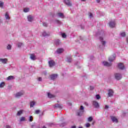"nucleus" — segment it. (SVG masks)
I'll return each mask as SVG.
<instances>
[{"label": "nucleus", "mask_w": 128, "mask_h": 128, "mask_svg": "<svg viewBox=\"0 0 128 128\" xmlns=\"http://www.w3.org/2000/svg\"><path fill=\"white\" fill-rule=\"evenodd\" d=\"M24 110H20L18 112H17V116H20L21 114H24Z\"/></svg>", "instance_id": "obj_23"}, {"label": "nucleus", "mask_w": 128, "mask_h": 128, "mask_svg": "<svg viewBox=\"0 0 128 128\" xmlns=\"http://www.w3.org/2000/svg\"><path fill=\"white\" fill-rule=\"evenodd\" d=\"M82 2H86V0H81Z\"/></svg>", "instance_id": "obj_54"}, {"label": "nucleus", "mask_w": 128, "mask_h": 128, "mask_svg": "<svg viewBox=\"0 0 128 128\" xmlns=\"http://www.w3.org/2000/svg\"><path fill=\"white\" fill-rule=\"evenodd\" d=\"M14 76H8L6 78L7 80H14Z\"/></svg>", "instance_id": "obj_26"}, {"label": "nucleus", "mask_w": 128, "mask_h": 128, "mask_svg": "<svg viewBox=\"0 0 128 128\" xmlns=\"http://www.w3.org/2000/svg\"><path fill=\"white\" fill-rule=\"evenodd\" d=\"M114 78L117 80H122V74L120 73H116L114 74Z\"/></svg>", "instance_id": "obj_3"}, {"label": "nucleus", "mask_w": 128, "mask_h": 128, "mask_svg": "<svg viewBox=\"0 0 128 128\" xmlns=\"http://www.w3.org/2000/svg\"><path fill=\"white\" fill-rule=\"evenodd\" d=\"M64 2L66 6H72V3H70V0H64Z\"/></svg>", "instance_id": "obj_17"}, {"label": "nucleus", "mask_w": 128, "mask_h": 128, "mask_svg": "<svg viewBox=\"0 0 128 128\" xmlns=\"http://www.w3.org/2000/svg\"><path fill=\"white\" fill-rule=\"evenodd\" d=\"M92 117H89L88 118V122H92Z\"/></svg>", "instance_id": "obj_40"}, {"label": "nucleus", "mask_w": 128, "mask_h": 128, "mask_svg": "<svg viewBox=\"0 0 128 128\" xmlns=\"http://www.w3.org/2000/svg\"><path fill=\"white\" fill-rule=\"evenodd\" d=\"M96 100H100V96L98 94H96Z\"/></svg>", "instance_id": "obj_35"}, {"label": "nucleus", "mask_w": 128, "mask_h": 128, "mask_svg": "<svg viewBox=\"0 0 128 128\" xmlns=\"http://www.w3.org/2000/svg\"><path fill=\"white\" fill-rule=\"evenodd\" d=\"M54 24L60 26H62V22L60 20H54Z\"/></svg>", "instance_id": "obj_15"}, {"label": "nucleus", "mask_w": 128, "mask_h": 128, "mask_svg": "<svg viewBox=\"0 0 128 128\" xmlns=\"http://www.w3.org/2000/svg\"><path fill=\"white\" fill-rule=\"evenodd\" d=\"M55 108H62V106L58 104H55Z\"/></svg>", "instance_id": "obj_31"}, {"label": "nucleus", "mask_w": 128, "mask_h": 128, "mask_svg": "<svg viewBox=\"0 0 128 128\" xmlns=\"http://www.w3.org/2000/svg\"><path fill=\"white\" fill-rule=\"evenodd\" d=\"M114 60H116V55L115 54H114V55L110 56L108 58V60H109V62H114Z\"/></svg>", "instance_id": "obj_8"}, {"label": "nucleus", "mask_w": 128, "mask_h": 128, "mask_svg": "<svg viewBox=\"0 0 128 128\" xmlns=\"http://www.w3.org/2000/svg\"><path fill=\"white\" fill-rule=\"evenodd\" d=\"M2 22V20L0 18V24Z\"/></svg>", "instance_id": "obj_55"}, {"label": "nucleus", "mask_w": 128, "mask_h": 128, "mask_svg": "<svg viewBox=\"0 0 128 128\" xmlns=\"http://www.w3.org/2000/svg\"><path fill=\"white\" fill-rule=\"evenodd\" d=\"M7 50H12V45L8 44L7 46Z\"/></svg>", "instance_id": "obj_34"}, {"label": "nucleus", "mask_w": 128, "mask_h": 128, "mask_svg": "<svg viewBox=\"0 0 128 128\" xmlns=\"http://www.w3.org/2000/svg\"><path fill=\"white\" fill-rule=\"evenodd\" d=\"M68 62H72V58H67Z\"/></svg>", "instance_id": "obj_39"}, {"label": "nucleus", "mask_w": 128, "mask_h": 128, "mask_svg": "<svg viewBox=\"0 0 128 128\" xmlns=\"http://www.w3.org/2000/svg\"><path fill=\"white\" fill-rule=\"evenodd\" d=\"M58 74H52L50 76V78L52 80H56V78H58Z\"/></svg>", "instance_id": "obj_6"}, {"label": "nucleus", "mask_w": 128, "mask_h": 128, "mask_svg": "<svg viewBox=\"0 0 128 128\" xmlns=\"http://www.w3.org/2000/svg\"><path fill=\"white\" fill-rule=\"evenodd\" d=\"M92 104L94 106V108H100V105L98 104V102L94 100L92 102Z\"/></svg>", "instance_id": "obj_11"}, {"label": "nucleus", "mask_w": 128, "mask_h": 128, "mask_svg": "<svg viewBox=\"0 0 128 128\" xmlns=\"http://www.w3.org/2000/svg\"><path fill=\"white\" fill-rule=\"evenodd\" d=\"M62 38H66V34L63 33L62 34Z\"/></svg>", "instance_id": "obj_38"}, {"label": "nucleus", "mask_w": 128, "mask_h": 128, "mask_svg": "<svg viewBox=\"0 0 128 128\" xmlns=\"http://www.w3.org/2000/svg\"><path fill=\"white\" fill-rule=\"evenodd\" d=\"M18 48H20L22 46V42H18Z\"/></svg>", "instance_id": "obj_37"}, {"label": "nucleus", "mask_w": 128, "mask_h": 128, "mask_svg": "<svg viewBox=\"0 0 128 128\" xmlns=\"http://www.w3.org/2000/svg\"><path fill=\"white\" fill-rule=\"evenodd\" d=\"M66 123L64 122V123H63V124H61L60 126H66Z\"/></svg>", "instance_id": "obj_45"}, {"label": "nucleus", "mask_w": 128, "mask_h": 128, "mask_svg": "<svg viewBox=\"0 0 128 128\" xmlns=\"http://www.w3.org/2000/svg\"><path fill=\"white\" fill-rule=\"evenodd\" d=\"M109 26L110 28H114L116 26V22L111 21L109 22Z\"/></svg>", "instance_id": "obj_13"}, {"label": "nucleus", "mask_w": 128, "mask_h": 128, "mask_svg": "<svg viewBox=\"0 0 128 128\" xmlns=\"http://www.w3.org/2000/svg\"><path fill=\"white\" fill-rule=\"evenodd\" d=\"M84 106H80V110L77 112L78 116H82V114H84Z\"/></svg>", "instance_id": "obj_1"}, {"label": "nucleus", "mask_w": 128, "mask_h": 128, "mask_svg": "<svg viewBox=\"0 0 128 128\" xmlns=\"http://www.w3.org/2000/svg\"><path fill=\"white\" fill-rule=\"evenodd\" d=\"M30 58L32 60H36V56H34V54H31L30 56Z\"/></svg>", "instance_id": "obj_22"}, {"label": "nucleus", "mask_w": 128, "mask_h": 128, "mask_svg": "<svg viewBox=\"0 0 128 128\" xmlns=\"http://www.w3.org/2000/svg\"><path fill=\"white\" fill-rule=\"evenodd\" d=\"M120 36H122V38L126 36V32H122L120 34Z\"/></svg>", "instance_id": "obj_30"}, {"label": "nucleus", "mask_w": 128, "mask_h": 128, "mask_svg": "<svg viewBox=\"0 0 128 128\" xmlns=\"http://www.w3.org/2000/svg\"><path fill=\"white\" fill-rule=\"evenodd\" d=\"M38 82H42V78L39 77V78H38Z\"/></svg>", "instance_id": "obj_46"}, {"label": "nucleus", "mask_w": 128, "mask_h": 128, "mask_svg": "<svg viewBox=\"0 0 128 128\" xmlns=\"http://www.w3.org/2000/svg\"><path fill=\"white\" fill-rule=\"evenodd\" d=\"M111 120L113 122L118 123V119L114 116H112Z\"/></svg>", "instance_id": "obj_21"}, {"label": "nucleus", "mask_w": 128, "mask_h": 128, "mask_svg": "<svg viewBox=\"0 0 128 128\" xmlns=\"http://www.w3.org/2000/svg\"><path fill=\"white\" fill-rule=\"evenodd\" d=\"M40 110H36L35 111V113L36 114H40Z\"/></svg>", "instance_id": "obj_42"}, {"label": "nucleus", "mask_w": 128, "mask_h": 128, "mask_svg": "<svg viewBox=\"0 0 128 128\" xmlns=\"http://www.w3.org/2000/svg\"><path fill=\"white\" fill-rule=\"evenodd\" d=\"M8 60L6 58H0V62H1V64H8Z\"/></svg>", "instance_id": "obj_4"}, {"label": "nucleus", "mask_w": 128, "mask_h": 128, "mask_svg": "<svg viewBox=\"0 0 128 128\" xmlns=\"http://www.w3.org/2000/svg\"><path fill=\"white\" fill-rule=\"evenodd\" d=\"M24 12H30V8H24Z\"/></svg>", "instance_id": "obj_29"}, {"label": "nucleus", "mask_w": 128, "mask_h": 128, "mask_svg": "<svg viewBox=\"0 0 128 128\" xmlns=\"http://www.w3.org/2000/svg\"><path fill=\"white\" fill-rule=\"evenodd\" d=\"M126 42H127L128 44V37H127V38H126Z\"/></svg>", "instance_id": "obj_52"}, {"label": "nucleus", "mask_w": 128, "mask_h": 128, "mask_svg": "<svg viewBox=\"0 0 128 128\" xmlns=\"http://www.w3.org/2000/svg\"><path fill=\"white\" fill-rule=\"evenodd\" d=\"M26 121V118L25 117H21L20 118V122H24Z\"/></svg>", "instance_id": "obj_32"}, {"label": "nucleus", "mask_w": 128, "mask_h": 128, "mask_svg": "<svg viewBox=\"0 0 128 128\" xmlns=\"http://www.w3.org/2000/svg\"><path fill=\"white\" fill-rule=\"evenodd\" d=\"M56 16H58V18H64V13H62V12L57 13Z\"/></svg>", "instance_id": "obj_9"}, {"label": "nucleus", "mask_w": 128, "mask_h": 128, "mask_svg": "<svg viewBox=\"0 0 128 128\" xmlns=\"http://www.w3.org/2000/svg\"><path fill=\"white\" fill-rule=\"evenodd\" d=\"M5 18L8 20H10V14H8V12H6L5 14Z\"/></svg>", "instance_id": "obj_19"}, {"label": "nucleus", "mask_w": 128, "mask_h": 128, "mask_svg": "<svg viewBox=\"0 0 128 128\" xmlns=\"http://www.w3.org/2000/svg\"><path fill=\"white\" fill-rule=\"evenodd\" d=\"M34 16H32V15H28V22H33L34 20Z\"/></svg>", "instance_id": "obj_10"}, {"label": "nucleus", "mask_w": 128, "mask_h": 128, "mask_svg": "<svg viewBox=\"0 0 128 128\" xmlns=\"http://www.w3.org/2000/svg\"><path fill=\"white\" fill-rule=\"evenodd\" d=\"M24 91L18 92L15 94V98H20V96H24Z\"/></svg>", "instance_id": "obj_5"}, {"label": "nucleus", "mask_w": 128, "mask_h": 128, "mask_svg": "<svg viewBox=\"0 0 128 128\" xmlns=\"http://www.w3.org/2000/svg\"><path fill=\"white\" fill-rule=\"evenodd\" d=\"M86 128H90V123H87L86 124Z\"/></svg>", "instance_id": "obj_41"}, {"label": "nucleus", "mask_w": 128, "mask_h": 128, "mask_svg": "<svg viewBox=\"0 0 128 128\" xmlns=\"http://www.w3.org/2000/svg\"><path fill=\"white\" fill-rule=\"evenodd\" d=\"M36 105V102L32 101L30 102V108H34V106Z\"/></svg>", "instance_id": "obj_25"}, {"label": "nucleus", "mask_w": 128, "mask_h": 128, "mask_svg": "<svg viewBox=\"0 0 128 128\" xmlns=\"http://www.w3.org/2000/svg\"><path fill=\"white\" fill-rule=\"evenodd\" d=\"M64 50L63 48H60L57 50L56 52L57 54H62V52H64Z\"/></svg>", "instance_id": "obj_16"}, {"label": "nucleus", "mask_w": 128, "mask_h": 128, "mask_svg": "<svg viewBox=\"0 0 128 128\" xmlns=\"http://www.w3.org/2000/svg\"><path fill=\"white\" fill-rule=\"evenodd\" d=\"M48 98H54V96L52 95L50 93L48 94Z\"/></svg>", "instance_id": "obj_27"}, {"label": "nucleus", "mask_w": 128, "mask_h": 128, "mask_svg": "<svg viewBox=\"0 0 128 128\" xmlns=\"http://www.w3.org/2000/svg\"><path fill=\"white\" fill-rule=\"evenodd\" d=\"M94 86H90V90H94Z\"/></svg>", "instance_id": "obj_44"}, {"label": "nucleus", "mask_w": 128, "mask_h": 128, "mask_svg": "<svg viewBox=\"0 0 128 128\" xmlns=\"http://www.w3.org/2000/svg\"><path fill=\"white\" fill-rule=\"evenodd\" d=\"M78 128H82V126H80V127H79Z\"/></svg>", "instance_id": "obj_56"}, {"label": "nucleus", "mask_w": 128, "mask_h": 128, "mask_svg": "<svg viewBox=\"0 0 128 128\" xmlns=\"http://www.w3.org/2000/svg\"><path fill=\"white\" fill-rule=\"evenodd\" d=\"M114 96V90H112V89H110L108 91V96Z\"/></svg>", "instance_id": "obj_14"}, {"label": "nucleus", "mask_w": 128, "mask_h": 128, "mask_svg": "<svg viewBox=\"0 0 128 128\" xmlns=\"http://www.w3.org/2000/svg\"><path fill=\"white\" fill-rule=\"evenodd\" d=\"M48 64L50 68H52V66H54V64H56V63L54 60H50L48 61Z\"/></svg>", "instance_id": "obj_7"}, {"label": "nucleus", "mask_w": 128, "mask_h": 128, "mask_svg": "<svg viewBox=\"0 0 128 128\" xmlns=\"http://www.w3.org/2000/svg\"><path fill=\"white\" fill-rule=\"evenodd\" d=\"M100 40L102 44V45H100L99 46V48H104L106 42V41L104 40V38L102 36L100 37Z\"/></svg>", "instance_id": "obj_2"}, {"label": "nucleus", "mask_w": 128, "mask_h": 128, "mask_svg": "<svg viewBox=\"0 0 128 128\" xmlns=\"http://www.w3.org/2000/svg\"><path fill=\"white\" fill-rule=\"evenodd\" d=\"M104 108L105 110H108V106L106 105L104 106Z\"/></svg>", "instance_id": "obj_47"}, {"label": "nucleus", "mask_w": 128, "mask_h": 128, "mask_svg": "<svg viewBox=\"0 0 128 128\" xmlns=\"http://www.w3.org/2000/svg\"><path fill=\"white\" fill-rule=\"evenodd\" d=\"M54 44L56 46H59V44H60V40H55Z\"/></svg>", "instance_id": "obj_24"}, {"label": "nucleus", "mask_w": 128, "mask_h": 128, "mask_svg": "<svg viewBox=\"0 0 128 128\" xmlns=\"http://www.w3.org/2000/svg\"><path fill=\"white\" fill-rule=\"evenodd\" d=\"M43 26H48V24H46V22H43Z\"/></svg>", "instance_id": "obj_43"}, {"label": "nucleus", "mask_w": 128, "mask_h": 128, "mask_svg": "<svg viewBox=\"0 0 128 128\" xmlns=\"http://www.w3.org/2000/svg\"><path fill=\"white\" fill-rule=\"evenodd\" d=\"M118 68L120 70H124V64L122 63H120L118 64Z\"/></svg>", "instance_id": "obj_18"}, {"label": "nucleus", "mask_w": 128, "mask_h": 128, "mask_svg": "<svg viewBox=\"0 0 128 128\" xmlns=\"http://www.w3.org/2000/svg\"><path fill=\"white\" fill-rule=\"evenodd\" d=\"M42 36H50V32H46V31H44L42 32Z\"/></svg>", "instance_id": "obj_20"}, {"label": "nucleus", "mask_w": 128, "mask_h": 128, "mask_svg": "<svg viewBox=\"0 0 128 128\" xmlns=\"http://www.w3.org/2000/svg\"><path fill=\"white\" fill-rule=\"evenodd\" d=\"M6 128H10V126L7 125V126H6Z\"/></svg>", "instance_id": "obj_49"}, {"label": "nucleus", "mask_w": 128, "mask_h": 128, "mask_svg": "<svg viewBox=\"0 0 128 128\" xmlns=\"http://www.w3.org/2000/svg\"><path fill=\"white\" fill-rule=\"evenodd\" d=\"M104 66H112V63L111 62H108L106 61H104L102 62Z\"/></svg>", "instance_id": "obj_12"}, {"label": "nucleus", "mask_w": 128, "mask_h": 128, "mask_svg": "<svg viewBox=\"0 0 128 128\" xmlns=\"http://www.w3.org/2000/svg\"><path fill=\"white\" fill-rule=\"evenodd\" d=\"M71 128H76V126H72V127H71Z\"/></svg>", "instance_id": "obj_51"}, {"label": "nucleus", "mask_w": 128, "mask_h": 128, "mask_svg": "<svg viewBox=\"0 0 128 128\" xmlns=\"http://www.w3.org/2000/svg\"><path fill=\"white\" fill-rule=\"evenodd\" d=\"M89 16L90 18H92V14L90 13Z\"/></svg>", "instance_id": "obj_48"}, {"label": "nucleus", "mask_w": 128, "mask_h": 128, "mask_svg": "<svg viewBox=\"0 0 128 128\" xmlns=\"http://www.w3.org/2000/svg\"><path fill=\"white\" fill-rule=\"evenodd\" d=\"M96 2H100V0H96Z\"/></svg>", "instance_id": "obj_50"}, {"label": "nucleus", "mask_w": 128, "mask_h": 128, "mask_svg": "<svg viewBox=\"0 0 128 128\" xmlns=\"http://www.w3.org/2000/svg\"><path fill=\"white\" fill-rule=\"evenodd\" d=\"M4 2H2V1H0V8H4Z\"/></svg>", "instance_id": "obj_28"}, {"label": "nucleus", "mask_w": 128, "mask_h": 128, "mask_svg": "<svg viewBox=\"0 0 128 128\" xmlns=\"http://www.w3.org/2000/svg\"><path fill=\"white\" fill-rule=\"evenodd\" d=\"M34 120V118H32V116H30L29 118V122H32Z\"/></svg>", "instance_id": "obj_36"}, {"label": "nucleus", "mask_w": 128, "mask_h": 128, "mask_svg": "<svg viewBox=\"0 0 128 128\" xmlns=\"http://www.w3.org/2000/svg\"><path fill=\"white\" fill-rule=\"evenodd\" d=\"M85 104H86V106H88V103H86V102L85 103Z\"/></svg>", "instance_id": "obj_53"}, {"label": "nucleus", "mask_w": 128, "mask_h": 128, "mask_svg": "<svg viewBox=\"0 0 128 128\" xmlns=\"http://www.w3.org/2000/svg\"><path fill=\"white\" fill-rule=\"evenodd\" d=\"M4 85H5V84H4V82H1L0 84V88H4Z\"/></svg>", "instance_id": "obj_33"}]
</instances>
